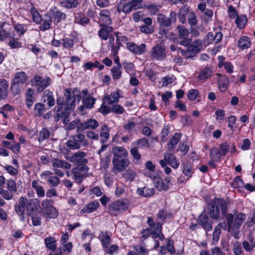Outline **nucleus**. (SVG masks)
Returning a JSON list of instances; mask_svg holds the SVG:
<instances>
[{"mask_svg": "<svg viewBox=\"0 0 255 255\" xmlns=\"http://www.w3.org/2000/svg\"><path fill=\"white\" fill-rule=\"evenodd\" d=\"M155 190L153 188H149L147 187L138 188L137 190V193L145 197H149L154 194Z\"/></svg>", "mask_w": 255, "mask_h": 255, "instance_id": "c9c22d12", "label": "nucleus"}, {"mask_svg": "<svg viewBox=\"0 0 255 255\" xmlns=\"http://www.w3.org/2000/svg\"><path fill=\"white\" fill-rule=\"evenodd\" d=\"M50 79L46 77L43 79L38 75H36L31 80V84L33 86H35L38 92H42L47 87L50 83Z\"/></svg>", "mask_w": 255, "mask_h": 255, "instance_id": "f8f14e48", "label": "nucleus"}, {"mask_svg": "<svg viewBox=\"0 0 255 255\" xmlns=\"http://www.w3.org/2000/svg\"><path fill=\"white\" fill-rule=\"evenodd\" d=\"M52 174L50 171H44L41 173L40 177L42 179L47 180L50 185L57 187L60 183V179L56 176H53Z\"/></svg>", "mask_w": 255, "mask_h": 255, "instance_id": "4468645a", "label": "nucleus"}, {"mask_svg": "<svg viewBox=\"0 0 255 255\" xmlns=\"http://www.w3.org/2000/svg\"><path fill=\"white\" fill-rule=\"evenodd\" d=\"M154 180L155 187L159 191L166 190L168 189V185L165 184L161 178L155 177Z\"/></svg>", "mask_w": 255, "mask_h": 255, "instance_id": "58836bf2", "label": "nucleus"}, {"mask_svg": "<svg viewBox=\"0 0 255 255\" xmlns=\"http://www.w3.org/2000/svg\"><path fill=\"white\" fill-rule=\"evenodd\" d=\"M121 67L114 66L111 69L112 75L114 79L117 80L121 78L122 72Z\"/></svg>", "mask_w": 255, "mask_h": 255, "instance_id": "603ef678", "label": "nucleus"}, {"mask_svg": "<svg viewBox=\"0 0 255 255\" xmlns=\"http://www.w3.org/2000/svg\"><path fill=\"white\" fill-rule=\"evenodd\" d=\"M212 75V71L210 68L205 67L201 70L198 75V78L200 80H205L209 78Z\"/></svg>", "mask_w": 255, "mask_h": 255, "instance_id": "79ce46f5", "label": "nucleus"}, {"mask_svg": "<svg viewBox=\"0 0 255 255\" xmlns=\"http://www.w3.org/2000/svg\"><path fill=\"white\" fill-rule=\"evenodd\" d=\"M51 165L54 168H62L68 170L71 168V164L65 160H60L58 158L52 159Z\"/></svg>", "mask_w": 255, "mask_h": 255, "instance_id": "5701e85b", "label": "nucleus"}, {"mask_svg": "<svg viewBox=\"0 0 255 255\" xmlns=\"http://www.w3.org/2000/svg\"><path fill=\"white\" fill-rule=\"evenodd\" d=\"M176 29L178 31L179 38L182 39L180 44L187 46L192 41L191 39L188 38L189 34V30L184 26L181 25H178Z\"/></svg>", "mask_w": 255, "mask_h": 255, "instance_id": "ddd939ff", "label": "nucleus"}, {"mask_svg": "<svg viewBox=\"0 0 255 255\" xmlns=\"http://www.w3.org/2000/svg\"><path fill=\"white\" fill-rule=\"evenodd\" d=\"M96 99L90 96H84L83 98V105L80 107V110L82 111L84 108L91 109L95 104Z\"/></svg>", "mask_w": 255, "mask_h": 255, "instance_id": "7c9ffc66", "label": "nucleus"}, {"mask_svg": "<svg viewBox=\"0 0 255 255\" xmlns=\"http://www.w3.org/2000/svg\"><path fill=\"white\" fill-rule=\"evenodd\" d=\"M222 156L219 150L216 147H212L210 149V157L212 160L218 161Z\"/></svg>", "mask_w": 255, "mask_h": 255, "instance_id": "49530a36", "label": "nucleus"}, {"mask_svg": "<svg viewBox=\"0 0 255 255\" xmlns=\"http://www.w3.org/2000/svg\"><path fill=\"white\" fill-rule=\"evenodd\" d=\"M8 82L3 79H0V100L5 99L7 96Z\"/></svg>", "mask_w": 255, "mask_h": 255, "instance_id": "c85d7f7f", "label": "nucleus"}, {"mask_svg": "<svg viewBox=\"0 0 255 255\" xmlns=\"http://www.w3.org/2000/svg\"><path fill=\"white\" fill-rule=\"evenodd\" d=\"M87 153L82 151H78L70 156L66 157V159L78 165H83L88 162L86 158Z\"/></svg>", "mask_w": 255, "mask_h": 255, "instance_id": "9b49d317", "label": "nucleus"}, {"mask_svg": "<svg viewBox=\"0 0 255 255\" xmlns=\"http://www.w3.org/2000/svg\"><path fill=\"white\" fill-rule=\"evenodd\" d=\"M22 85L16 83L12 82L11 85V91L14 95H18L21 91V86Z\"/></svg>", "mask_w": 255, "mask_h": 255, "instance_id": "e2e57ef3", "label": "nucleus"}, {"mask_svg": "<svg viewBox=\"0 0 255 255\" xmlns=\"http://www.w3.org/2000/svg\"><path fill=\"white\" fill-rule=\"evenodd\" d=\"M61 5L67 9L77 7L80 4L79 0H64L60 2Z\"/></svg>", "mask_w": 255, "mask_h": 255, "instance_id": "72a5a7b5", "label": "nucleus"}, {"mask_svg": "<svg viewBox=\"0 0 255 255\" xmlns=\"http://www.w3.org/2000/svg\"><path fill=\"white\" fill-rule=\"evenodd\" d=\"M88 144L89 142L85 135L81 133L72 135L66 142L67 146L71 149H78L82 146L86 147Z\"/></svg>", "mask_w": 255, "mask_h": 255, "instance_id": "423d86ee", "label": "nucleus"}, {"mask_svg": "<svg viewBox=\"0 0 255 255\" xmlns=\"http://www.w3.org/2000/svg\"><path fill=\"white\" fill-rule=\"evenodd\" d=\"M65 100L64 101L61 97H58L56 100V113L54 115V118L56 122H58L60 119L63 120L64 125H67L69 120L68 118L71 110L74 106V98L71 95L70 89L65 90Z\"/></svg>", "mask_w": 255, "mask_h": 255, "instance_id": "f257e3e1", "label": "nucleus"}, {"mask_svg": "<svg viewBox=\"0 0 255 255\" xmlns=\"http://www.w3.org/2000/svg\"><path fill=\"white\" fill-rule=\"evenodd\" d=\"M105 254H109L110 255H113L115 253H117L119 251V247L116 245H113L108 246L103 250Z\"/></svg>", "mask_w": 255, "mask_h": 255, "instance_id": "864d4df0", "label": "nucleus"}, {"mask_svg": "<svg viewBox=\"0 0 255 255\" xmlns=\"http://www.w3.org/2000/svg\"><path fill=\"white\" fill-rule=\"evenodd\" d=\"M220 209L222 214L225 215L227 212V204L223 199H217L209 208L210 217L214 220H218L220 218Z\"/></svg>", "mask_w": 255, "mask_h": 255, "instance_id": "39448f33", "label": "nucleus"}, {"mask_svg": "<svg viewBox=\"0 0 255 255\" xmlns=\"http://www.w3.org/2000/svg\"><path fill=\"white\" fill-rule=\"evenodd\" d=\"M56 240L54 237H48L44 239V243L46 247L52 251H55L56 249Z\"/></svg>", "mask_w": 255, "mask_h": 255, "instance_id": "ea45409f", "label": "nucleus"}, {"mask_svg": "<svg viewBox=\"0 0 255 255\" xmlns=\"http://www.w3.org/2000/svg\"><path fill=\"white\" fill-rule=\"evenodd\" d=\"M49 136L50 132L49 130L45 128H43L39 133L38 140L39 142H41L46 139L48 138Z\"/></svg>", "mask_w": 255, "mask_h": 255, "instance_id": "4d7b16f0", "label": "nucleus"}, {"mask_svg": "<svg viewBox=\"0 0 255 255\" xmlns=\"http://www.w3.org/2000/svg\"><path fill=\"white\" fill-rule=\"evenodd\" d=\"M12 29H4L0 30V40L3 41L5 39L10 37L11 36Z\"/></svg>", "mask_w": 255, "mask_h": 255, "instance_id": "8fccbe9b", "label": "nucleus"}, {"mask_svg": "<svg viewBox=\"0 0 255 255\" xmlns=\"http://www.w3.org/2000/svg\"><path fill=\"white\" fill-rule=\"evenodd\" d=\"M32 187L36 191L38 197H44L45 191L43 187L40 184H38L37 181L34 180L32 181Z\"/></svg>", "mask_w": 255, "mask_h": 255, "instance_id": "a19ab883", "label": "nucleus"}, {"mask_svg": "<svg viewBox=\"0 0 255 255\" xmlns=\"http://www.w3.org/2000/svg\"><path fill=\"white\" fill-rule=\"evenodd\" d=\"M189 12V7L187 5H184L179 9L177 15L182 23H186V16Z\"/></svg>", "mask_w": 255, "mask_h": 255, "instance_id": "cd10ccee", "label": "nucleus"}, {"mask_svg": "<svg viewBox=\"0 0 255 255\" xmlns=\"http://www.w3.org/2000/svg\"><path fill=\"white\" fill-rule=\"evenodd\" d=\"M142 1L143 0H129L128 2L124 4L120 1L117 5V10L119 12L123 11L125 13H129L132 10L136 9L138 4Z\"/></svg>", "mask_w": 255, "mask_h": 255, "instance_id": "6e6552de", "label": "nucleus"}, {"mask_svg": "<svg viewBox=\"0 0 255 255\" xmlns=\"http://www.w3.org/2000/svg\"><path fill=\"white\" fill-rule=\"evenodd\" d=\"M99 206L98 201H93L87 204L82 209L84 213H91L95 211Z\"/></svg>", "mask_w": 255, "mask_h": 255, "instance_id": "4c0bfd02", "label": "nucleus"}, {"mask_svg": "<svg viewBox=\"0 0 255 255\" xmlns=\"http://www.w3.org/2000/svg\"><path fill=\"white\" fill-rule=\"evenodd\" d=\"M43 98L44 102L47 101V105L51 107L55 105V99L53 96L52 92L49 90H46L43 94Z\"/></svg>", "mask_w": 255, "mask_h": 255, "instance_id": "2f4dec72", "label": "nucleus"}, {"mask_svg": "<svg viewBox=\"0 0 255 255\" xmlns=\"http://www.w3.org/2000/svg\"><path fill=\"white\" fill-rule=\"evenodd\" d=\"M30 13L32 16V19L36 23L39 24L42 21V18L40 14L36 8L32 7L30 9Z\"/></svg>", "mask_w": 255, "mask_h": 255, "instance_id": "c03bdc74", "label": "nucleus"}, {"mask_svg": "<svg viewBox=\"0 0 255 255\" xmlns=\"http://www.w3.org/2000/svg\"><path fill=\"white\" fill-rule=\"evenodd\" d=\"M111 158L109 155H106L104 158L101 159V166L104 169H106L109 167L110 164Z\"/></svg>", "mask_w": 255, "mask_h": 255, "instance_id": "680f3d73", "label": "nucleus"}, {"mask_svg": "<svg viewBox=\"0 0 255 255\" xmlns=\"http://www.w3.org/2000/svg\"><path fill=\"white\" fill-rule=\"evenodd\" d=\"M239 47L242 49H247L250 46V40L248 37L243 36L238 41Z\"/></svg>", "mask_w": 255, "mask_h": 255, "instance_id": "37998d69", "label": "nucleus"}, {"mask_svg": "<svg viewBox=\"0 0 255 255\" xmlns=\"http://www.w3.org/2000/svg\"><path fill=\"white\" fill-rule=\"evenodd\" d=\"M25 104L27 107L30 109L35 101L34 91L31 88H28L25 94Z\"/></svg>", "mask_w": 255, "mask_h": 255, "instance_id": "a878e982", "label": "nucleus"}, {"mask_svg": "<svg viewBox=\"0 0 255 255\" xmlns=\"http://www.w3.org/2000/svg\"><path fill=\"white\" fill-rule=\"evenodd\" d=\"M99 126V123L95 119H90L81 122L78 127V131H83L87 129H95Z\"/></svg>", "mask_w": 255, "mask_h": 255, "instance_id": "2eb2a0df", "label": "nucleus"}, {"mask_svg": "<svg viewBox=\"0 0 255 255\" xmlns=\"http://www.w3.org/2000/svg\"><path fill=\"white\" fill-rule=\"evenodd\" d=\"M165 160H167L168 163L173 168L176 169L179 165V162L176 157L172 154L169 152H165L164 154Z\"/></svg>", "mask_w": 255, "mask_h": 255, "instance_id": "c756f323", "label": "nucleus"}, {"mask_svg": "<svg viewBox=\"0 0 255 255\" xmlns=\"http://www.w3.org/2000/svg\"><path fill=\"white\" fill-rule=\"evenodd\" d=\"M124 176L128 180L132 181L136 177V173L131 169H128L125 172Z\"/></svg>", "mask_w": 255, "mask_h": 255, "instance_id": "09e8293b", "label": "nucleus"}, {"mask_svg": "<svg viewBox=\"0 0 255 255\" xmlns=\"http://www.w3.org/2000/svg\"><path fill=\"white\" fill-rule=\"evenodd\" d=\"M27 80L26 74L24 72H19L15 74L13 82L22 85Z\"/></svg>", "mask_w": 255, "mask_h": 255, "instance_id": "e433bc0d", "label": "nucleus"}, {"mask_svg": "<svg viewBox=\"0 0 255 255\" xmlns=\"http://www.w3.org/2000/svg\"><path fill=\"white\" fill-rule=\"evenodd\" d=\"M112 152L114 154L113 159L128 158V152L124 147L114 146Z\"/></svg>", "mask_w": 255, "mask_h": 255, "instance_id": "6ab92c4d", "label": "nucleus"}, {"mask_svg": "<svg viewBox=\"0 0 255 255\" xmlns=\"http://www.w3.org/2000/svg\"><path fill=\"white\" fill-rule=\"evenodd\" d=\"M233 252L234 255H241L243 252L241 243L238 242H235L233 246Z\"/></svg>", "mask_w": 255, "mask_h": 255, "instance_id": "5fc2aeb1", "label": "nucleus"}, {"mask_svg": "<svg viewBox=\"0 0 255 255\" xmlns=\"http://www.w3.org/2000/svg\"><path fill=\"white\" fill-rule=\"evenodd\" d=\"M50 12L52 16L55 25H57L62 20H64L66 18V14L61 12L55 7L51 8Z\"/></svg>", "mask_w": 255, "mask_h": 255, "instance_id": "dca6fc26", "label": "nucleus"}, {"mask_svg": "<svg viewBox=\"0 0 255 255\" xmlns=\"http://www.w3.org/2000/svg\"><path fill=\"white\" fill-rule=\"evenodd\" d=\"M42 23L39 26V30L42 31L48 30L51 28L52 18L51 16L46 13L44 14L43 18H42Z\"/></svg>", "mask_w": 255, "mask_h": 255, "instance_id": "4be33fe9", "label": "nucleus"}, {"mask_svg": "<svg viewBox=\"0 0 255 255\" xmlns=\"http://www.w3.org/2000/svg\"><path fill=\"white\" fill-rule=\"evenodd\" d=\"M34 114L37 117H40L45 112V106L44 104L37 103L34 106Z\"/></svg>", "mask_w": 255, "mask_h": 255, "instance_id": "de8ad7c7", "label": "nucleus"}, {"mask_svg": "<svg viewBox=\"0 0 255 255\" xmlns=\"http://www.w3.org/2000/svg\"><path fill=\"white\" fill-rule=\"evenodd\" d=\"M119 94L118 92H113L110 95L106 94L105 96V100H107V103L112 105L117 103L119 102Z\"/></svg>", "mask_w": 255, "mask_h": 255, "instance_id": "f704fd0d", "label": "nucleus"}, {"mask_svg": "<svg viewBox=\"0 0 255 255\" xmlns=\"http://www.w3.org/2000/svg\"><path fill=\"white\" fill-rule=\"evenodd\" d=\"M214 34L212 32H209L204 39V44L208 45L214 41Z\"/></svg>", "mask_w": 255, "mask_h": 255, "instance_id": "338daca9", "label": "nucleus"}, {"mask_svg": "<svg viewBox=\"0 0 255 255\" xmlns=\"http://www.w3.org/2000/svg\"><path fill=\"white\" fill-rule=\"evenodd\" d=\"M14 210L22 220H24L25 212L28 216H31L37 210L36 201L34 199L29 201L27 198L21 197L18 203L14 206Z\"/></svg>", "mask_w": 255, "mask_h": 255, "instance_id": "f03ea898", "label": "nucleus"}, {"mask_svg": "<svg viewBox=\"0 0 255 255\" xmlns=\"http://www.w3.org/2000/svg\"><path fill=\"white\" fill-rule=\"evenodd\" d=\"M45 214L48 218H56L58 215L57 210L53 206L45 212Z\"/></svg>", "mask_w": 255, "mask_h": 255, "instance_id": "052dcab7", "label": "nucleus"}, {"mask_svg": "<svg viewBox=\"0 0 255 255\" xmlns=\"http://www.w3.org/2000/svg\"><path fill=\"white\" fill-rule=\"evenodd\" d=\"M7 188L10 191L15 193L17 191V186L15 182L12 179H9L6 182Z\"/></svg>", "mask_w": 255, "mask_h": 255, "instance_id": "13d9d810", "label": "nucleus"}, {"mask_svg": "<svg viewBox=\"0 0 255 255\" xmlns=\"http://www.w3.org/2000/svg\"><path fill=\"white\" fill-rule=\"evenodd\" d=\"M111 112L116 114H122L125 110L122 106L116 104L111 107Z\"/></svg>", "mask_w": 255, "mask_h": 255, "instance_id": "0e129e2a", "label": "nucleus"}, {"mask_svg": "<svg viewBox=\"0 0 255 255\" xmlns=\"http://www.w3.org/2000/svg\"><path fill=\"white\" fill-rule=\"evenodd\" d=\"M112 162V171L115 174L123 172L129 164V161L128 158L113 159Z\"/></svg>", "mask_w": 255, "mask_h": 255, "instance_id": "1a4fd4ad", "label": "nucleus"}, {"mask_svg": "<svg viewBox=\"0 0 255 255\" xmlns=\"http://www.w3.org/2000/svg\"><path fill=\"white\" fill-rule=\"evenodd\" d=\"M99 22L106 25H109L112 23L111 13L107 9L102 10L99 13Z\"/></svg>", "mask_w": 255, "mask_h": 255, "instance_id": "aec40b11", "label": "nucleus"}, {"mask_svg": "<svg viewBox=\"0 0 255 255\" xmlns=\"http://www.w3.org/2000/svg\"><path fill=\"white\" fill-rule=\"evenodd\" d=\"M88 168L86 166L76 167L72 169V173L74 174V179L76 182H81Z\"/></svg>", "mask_w": 255, "mask_h": 255, "instance_id": "f3484780", "label": "nucleus"}, {"mask_svg": "<svg viewBox=\"0 0 255 255\" xmlns=\"http://www.w3.org/2000/svg\"><path fill=\"white\" fill-rule=\"evenodd\" d=\"M52 201L48 199H44L41 202V208L45 213L53 206Z\"/></svg>", "mask_w": 255, "mask_h": 255, "instance_id": "bf43d9fd", "label": "nucleus"}, {"mask_svg": "<svg viewBox=\"0 0 255 255\" xmlns=\"http://www.w3.org/2000/svg\"><path fill=\"white\" fill-rule=\"evenodd\" d=\"M129 205V201L126 199L117 200L109 206V213L112 216H117L127 211Z\"/></svg>", "mask_w": 255, "mask_h": 255, "instance_id": "0eeeda50", "label": "nucleus"}, {"mask_svg": "<svg viewBox=\"0 0 255 255\" xmlns=\"http://www.w3.org/2000/svg\"><path fill=\"white\" fill-rule=\"evenodd\" d=\"M255 246V243L253 242V240H251V243L245 241L243 243V247L247 252H250L254 249Z\"/></svg>", "mask_w": 255, "mask_h": 255, "instance_id": "69168bd1", "label": "nucleus"}, {"mask_svg": "<svg viewBox=\"0 0 255 255\" xmlns=\"http://www.w3.org/2000/svg\"><path fill=\"white\" fill-rule=\"evenodd\" d=\"M217 75L219 77L218 78L219 88L221 92H224L228 89L229 84V79L225 75H221L219 74H217Z\"/></svg>", "mask_w": 255, "mask_h": 255, "instance_id": "393cba45", "label": "nucleus"}, {"mask_svg": "<svg viewBox=\"0 0 255 255\" xmlns=\"http://www.w3.org/2000/svg\"><path fill=\"white\" fill-rule=\"evenodd\" d=\"M127 46L130 51L137 55L142 54L145 52L146 48V45L144 43L137 45L132 42L127 43Z\"/></svg>", "mask_w": 255, "mask_h": 255, "instance_id": "a211bd4d", "label": "nucleus"}, {"mask_svg": "<svg viewBox=\"0 0 255 255\" xmlns=\"http://www.w3.org/2000/svg\"><path fill=\"white\" fill-rule=\"evenodd\" d=\"M99 239L100 240L103 250L110 246L112 242L111 236L108 234L107 232H100L99 235Z\"/></svg>", "mask_w": 255, "mask_h": 255, "instance_id": "b1692460", "label": "nucleus"}, {"mask_svg": "<svg viewBox=\"0 0 255 255\" xmlns=\"http://www.w3.org/2000/svg\"><path fill=\"white\" fill-rule=\"evenodd\" d=\"M188 22L190 26H195L197 20L196 16L194 12H190L188 14Z\"/></svg>", "mask_w": 255, "mask_h": 255, "instance_id": "6e6d98bb", "label": "nucleus"}, {"mask_svg": "<svg viewBox=\"0 0 255 255\" xmlns=\"http://www.w3.org/2000/svg\"><path fill=\"white\" fill-rule=\"evenodd\" d=\"M181 137V134L180 133H175L174 134L168 143V148L169 150H172L175 148L179 141Z\"/></svg>", "mask_w": 255, "mask_h": 255, "instance_id": "473e14b6", "label": "nucleus"}, {"mask_svg": "<svg viewBox=\"0 0 255 255\" xmlns=\"http://www.w3.org/2000/svg\"><path fill=\"white\" fill-rule=\"evenodd\" d=\"M176 17L177 13L175 11H171L168 17L163 14H158L157 20L159 23V34L167 37L172 23L176 21Z\"/></svg>", "mask_w": 255, "mask_h": 255, "instance_id": "20e7f679", "label": "nucleus"}, {"mask_svg": "<svg viewBox=\"0 0 255 255\" xmlns=\"http://www.w3.org/2000/svg\"><path fill=\"white\" fill-rule=\"evenodd\" d=\"M247 22V18L246 15L237 16L235 22L237 25V27L240 29L244 27Z\"/></svg>", "mask_w": 255, "mask_h": 255, "instance_id": "a18cd8bd", "label": "nucleus"}, {"mask_svg": "<svg viewBox=\"0 0 255 255\" xmlns=\"http://www.w3.org/2000/svg\"><path fill=\"white\" fill-rule=\"evenodd\" d=\"M165 47L160 44H157L150 51V57L153 60H162L166 57Z\"/></svg>", "mask_w": 255, "mask_h": 255, "instance_id": "9d476101", "label": "nucleus"}, {"mask_svg": "<svg viewBox=\"0 0 255 255\" xmlns=\"http://www.w3.org/2000/svg\"><path fill=\"white\" fill-rule=\"evenodd\" d=\"M211 253L213 255H226V253L218 246L211 248Z\"/></svg>", "mask_w": 255, "mask_h": 255, "instance_id": "774afa93", "label": "nucleus"}, {"mask_svg": "<svg viewBox=\"0 0 255 255\" xmlns=\"http://www.w3.org/2000/svg\"><path fill=\"white\" fill-rule=\"evenodd\" d=\"M100 26L101 28L98 31V35L101 39L106 40L109 38L110 32L113 31V27L103 23H100Z\"/></svg>", "mask_w": 255, "mask_h": 255, "instance_id": "412c9836", "label": "nucleus"}, {"mask_svg": "<svg viewBox=\"0 0 255 255\" xmlns=\"http://www.w3.org/2000/svg\"><path fill=\"white\" fill-rule=\"evenodd\" d=\"M228 225V231L236 239H239V230L242 225L246 220V215L242 213L232 214H228L226 215Z\"/></svg>", "mask_w": 255, "mask_h": 255, "instance_id": "7ed1b4c3", "label": "nucleus"}, {"mask_svg": "<svg viewBox=\"0 0 255 255\" xmlns=\"http://www.w3.org/2000/svg\"><path fill=\"white\" fill-rule=\"evenodd\" d=\"M152 236H157L158 233H161L162 231V225L160 223L157 222L154 226L150 227Z\"/></svg>", "mask_w": 255, "mask_h": 255, "instance_id": "3c124183", "label": "nucleus"}, {"mask_svg": "<svg viewBox=\"0 0 255 255\" xmlns=\"http://www.w3.org/2000/svg\"><path fill=\"white\" fill-rule=\"evenodd\" d=\"M187 46L188 47L186 50H184L179 48V51H180L182 55L186 58L192 57L194 56V54L199 52V51L197 50L193 44H189Z\"/></svg>", "mask_w": 255, "mask_h": 255, "instance_id": "bb28decb", "label": "nucleus"}]
</instances>
